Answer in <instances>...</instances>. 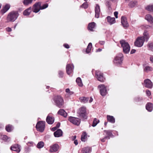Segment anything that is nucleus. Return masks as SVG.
<instances>
[{"label":"nucleus","instance_id":"obj_2","mask_svg":"<svg viewBox=\"0 0 153 153\" xmlns=\"http://www.w3.org/2000/svg\"><path fill=\"white\" fill-rule=\"evenodd\" d=\"M55 105L59 108H61L64 105V100L60 96H56L53 98Z\"/></svg>","mask_w":153,"mask_h":153},{"label":"nucleus","instance_id":"obj_6","mask_svg":"<svg viewBox=\"0 0 153 153\" xmlns=\"http://www.w3.org/2000/svg\"><path fill=\"white\" fill-rule=\"evenodd\" d=\"M45 121H41L38 122L36 126L37 130L41 132H43L45 128Z\"/></svg>","mask_w":153,"mask_h":153},{"label":"nucleus","instance_id":"obj_47","mask_svg":"<svg viewBox=\"0 0 153 153\" xmlns=\"http://www.w3.org/2000/svg\"><path fill=\"white\" fill-rule=\"evenodd\" d=\"M110 139V137H105L101 139V141L102 142H104L105 141V139Z\"/></svg>","mask_w":153,"mask_h":153},{"label":"nucleus","instance_id":"obj_25","mask_svg":"<svg viewBox=\"0 0 153 153\" xmlns=\"http://www.w3.org/2000/svg\"><path fill=\"white\" fill-rule=\"evenodd\" d=\"M91 151V148L88 147H86L83 148L82 151V153H90Z\"/></svg>","mask_w":153,"mask_h":153},{"label":"nucleus","instance_id":"obj_45","mask_svg":"<svg viewBox=\"0 0 153 153\" xmlns=\"http://www.w3.org/2000/svg\"><path fill=\"white\" fill-rule=\"evenodd\" d=\"M81 7L84 8L85 9L87 8L88 7V4L86 2L84 3L81 6Z\"/></svg>","mask_w":153,"mask_h":153},{"label":"nucleus","instance_id":"obj_62","mask_svg":"<svg viewBox=\"0 0 153 153\" xmlns=\"http://www.w3.org/2000/svg\"><path fill=\"white\" fill-rule=\"evenodd\" d=\"M93 101V99L92 97H91L90 98V99L89 100V102L91 103V102Z\"/></svg>","mask_w":153,"mask_h":153},{"label":"nucleus","instance_id":"obj_38","mask_svg":"<svg viewBox=\"0 0 153 153\" xmlns=\"http://www.w3.org/2000/svg\"><path fill=\"white\" fill-rule=\"evenodd\" d=\"M87 134L86 132H83L81 137V140L83 142H85L86 140V138Z\"/></svg>","mask_w":153,"mask_h":153},{"label":"nucleus","instance_id":"obj_26","mask_svg":"<svg viewBox=\"0 0 153 153\" xmlns=\"http://www.w3.org/2000/svg\"><path fill=\"white\" fill-rule=\"evenodd\" d=\"M96 24L94 22H92L89 24L88 26V30L91 31H93V29L94 28Z\"/></svg>","mask_w":153,"mask_h":153},{"label":"nucleus","instance_id":"obj_21","mask_svg":"<svg viewBox=\"0 0 153 153\" xmlns=\"http://www.w3.org/2000/svg\"><path fill=\"white\" fill-rule=\"evenodd\" d=\"M107 21L110 25H112L115 23V19L114 17H111L110 16H108L107 17Z\"/></svg>","mask_w":153,"mask_h":153},{"label":"nucleus","instance_id":"obj_35","mask_svg":"<svg viewBox=\"0 0 153 153\" xmlns=\"http://www.w3.org/2000/svg\"><path fill=\"white\" fill-rule=\"evenodd\" d=\"M153 70V68L151 67L147 66L145 67L144 69V71L148 72L150 71H152Z\"/></svg>","mask_w":153,"mask_h":153},{"label":"nucleus","instance_id":"obj_16","mask_svg":"<svg viewBox=\"0 0 153 153\" xmlns=\"http://www.w3.org/2000/svg\"><path fill=\"white\" fill-rule=\"evenodd\" d=\"M145 19L153 27V17L152 15L149 14L146 15V16Z\"/></svg>","mask_w":153,"mask_h":153},{"label":"nucleus","instance_id":"obj_43","mask_svg":"<svg viewBox=\"0 0 153 153\" xmlns=\"http://www.w3.org/2000/svg\"><path fill=\"white\" fill-rule=\"evenodd\" d=\"M65 91L68 95H71L74 94V92L70 91L69 89L68 88L66 89Z\"/></svg>","mask_w":153,"mask_h":153},{"label":"nucleus","instance_id":"obj_50","mask_svg":"<svg viewBox=\"0 0 153 153\" xmlns=\"http://www.w3.org/2000/svg\"><path fill=\"white\" fill-rule=\"evenodd\" d=\"M106 5L109 8H111V4L109 1H107L106 2Z\"/></svg>","mask_w":153,"mask_h":153},{"label":"nucleus","instance_id":"obj_5","mask_svg":"<svg viewBox=\"0 0 153 153\" xmlns=\"http://www.w3.org/2000/svg\"><path fill=\"white\" fill-rule=\"evenodd\" d=\"M123 55L121 53H119L114 60V63L117 65L121 64L123 60Z\"/></svg>","mask_w":153,"mask_h":153},{"label":"nucleus","instance_id":"obj_22","mask_svg":"<svg viewBox=\"0 0 153 153\" xmlns=\"http://www.w3.org/2000/svg\"><path fill=\"white\" fill-rule=\"evenodd\" d=\"M146 110L149 111L151 112L153 110V105L152 104L150 103H148L146 106Z\"/></svg>","mask_w":153,"mask_h":153},{"label":"nucleus","instance_id":"obj_42","mask_svg":"<svg viewBox=\"0 0 153 153\" xmlns=\"http://www.w3.org/2000/svg\"><path fill=\"white\" fill-rule=\"evenodd\" d=\"M5 129L8 132H10L12 130V126L10 125H8L6 126Z\"/></svg>","mask_w":153,"mask_h":153},{"label":"nucleus","instance_id":"obj_60","mask_svg":"<svg viewBox=\"0 0 153 153\" xmlns=\"http://www.w3.org/2000/svg\"><path fill=\"white\" fill-rule=\"evenodd\" d=\"M57 128V127L56 126H55V127L52 128L51 130L52 131H55Z\"/></svg>","mask_w":153,"mask_h":153},{"label":"nucleus","instance_id":"obj_55","mask_svg":"<svg viewBox=\"0 0 153 153\" xmlns=\"http://www.w3.org/2000/svg\"><path fill=\"white\" fill-rule=\"evenodd\" d=\"M71 138L73 140H74L76 138V136L75 135L73 136H72L71 137Z\"/></svg>","mask_w":153,"mask_h":153},{"label":"nucleus","instance_id":"obj_8","mask_svg":"<svg viewBox=\"0 0 153 153\" xmlns=\"http://www.w3.org/2000/svg\"><path fill=\"white\" fill-rule=\"evenodd\" d=\"M98 88L99 89L100 94L102 96H105L106 94L107 91L105 85L103 84L100 85H98Z\"/></svg>","mask_w":153,"mask_h":153},{"label":"nucleus","instance_id":"obj_61","mask_svg":"<svg viewBox=\"0 0 153 153\" xmlns=\"http://www.w3.org/2000/svg\"><path fill=\"white\" fill-rule=\"evenodd\" d=\"M145 27L146 29H148L149 28V27H151V26H149L148 25H146Z\"/></svg>","mask_w":153,"mask_h":153},{"label":"nucleus","instance_id":"obj_44","mask_svg":"<svg viewBox=\"0 0 153 153\" xmlns=\"http://www.w3.org/2000/svg\"><path fill=\"white\" fill-rule=\"evenodd\" d=\"M48 3H46L42 5V6H41L40 7V9L41 10H43L46 8L48 7Z\"/></svg>","mask_w":153,"mask_h":153},{"label":"nucleus","instance_id":"obj_58","mask_svg":"<svg viewBox=\"0 0 153 153\" xmlns=\"http://www.w3.org/2000/svg\"><path fill=\"white\" fill-rule=\"evenodd\" d=\"M60 123H58L57 124H56V126L57 128H59L60 126Z\"/></svg>","mask_w":153,"mask_h":153},{"label":"nucleus","instance_id":"obj_39","mask_svg":"<svg viewBox=\"0 0 153 153\" xmlns=\"http://www.w3.org/2000/svg\"><path fill=\"white\" fill-rule=\"evenodd\" d=\"M99 122V120L97 119L96 118H94L92 126L94 127Z\"/></svg>","mask_w":153,"mask_h":153},{"label":"nucleus","instance_id":"obj_15","mask_svg":"<svg viewBox=\"0 0 153 153\" xmlns=\"http://www.w3.org/2000/svg\"><path fill=\"white\" fill-rule=\"evenodd\" d=\"M121 23L124 28H127L128 27V25L127 22V19L126 17L122 16L121 18Z\"/></svg>","mask_w":153,"mask_h":153},{"label":"nucleus","instance_id":"obj_4","mask_svg":"<svg viewBox=\"0 0 153 153\" xmlns=\"http://www.w3.org/2000/svg\"><path fill=\"white\" fill-rule=\"evenodd\" d=\"M77 113L80 117L87 119L86 108L85 107L83 106L79 108L78 111Z\"/></svg>","mask_w":153,"mask_h":153},{"label":"nucleus","instance_id":"obj_34","mask_svg":"<svg viewBox=\"0 0 153 153\" xmlns=\"http://www.w3.org/2000/svg\"><path fill=\"white\" fill-rule=\"evenodd\" d=\"M92 47V44L91 43H89L87 46L86 50V52L87 53H88L90 52L91 50Z\"/></svg>","mask_w":153,"mask_h":153},{"label":"nucleus","instance_id":"obj_12","mask_svg":"<svg viewBox=\"0 0 153 153\" xmlns=\"http://www.w3.org/2000/svg\"><path fill=\"white\" fill-rule=\"evenodd\" d=\"M41 3L40 2L36 3L33 5L34 8L33 11L37 13L41 10L40 9Z\"/></svg>","mask_w":153,"mask_h":153},{"label":"nucleus","instance_id":"obj_53","mask_svg":"<svg viewBox=\"0 0 153 153\" xmlns=\"http://www.w3.org/2000/svg\"><path fill=\"white\" fill-rule=\"evenodd\" d=\"M64 46L66 48H69V46L68 44H65L64 45Z\"/></svg>","mask_w":153,"mask_h":153},{"label":"nucleus","instance_id":"obj_54","mask_svg":"<svg viewBox=\"0 0 153 153\" xmlns=\"http://www.w3.org/2000/svg\"><path fill=\"white\" fill-rule=\"evenodd\" d=\"M136 50L135 49H132L131 51V54H133L135 53L136 52Z\"/></svg>","mask_w":153,"mask_h":153},{"label":"nucleus","instance_id":"obj_40","mask_svg":"<svg viewBox=\"0 0 153 153\" xmlns=\"http://www.w3.org/2000/svg\"><path fill=\"white\" fill-rule=\"evenodd\" d=\"M44 143L42 141L39 142L37 145V147L39 149L41 148L44 146Z\"/></svg>","mask_w":153,"mask_h":153},{"label":"nucleus","instance_id":"obj_57","mask_svg":"<svg viewBox=\"0 0 153 153\" xmlns=\"http://www.w3.org/2000/svg\"><path fill=\"white\" fill-rule=\"evenodd\" d=\"M74 143L75 145H77L78 144V142L77 140H74Z\"/></svg>","mask_w":153,"mask_h":153},{"label":"nucleus","instance_id":"obj_52","mask_svg":"<svg viewBox=\"0 0 153 153\" xmlns=\"http://www.w3.org/2000/svg\"><path fill=\"white\" fill-rule=\"evenodd\" d=\"M150 61L152 63H153V56H151L150 57Z\"/></svg>","mask_w":153,"mask_h":153},{"label":"nucleus","instance_id":"obj_7","mask_svg":"<svg viewBox=\"0 0 153 153\" xmlns=\"http://www.w3.org/2000/svg\"><path fill=\"white\" fill-rule=\"evenodd\" d=\"M144 38L142 37H139L137 38L136 41L134 42L135 46L138 47H142L144 43Z\"/></svg>","mask_w":153,"mask_h":153},{"label":"nucleus","instance_id":"obj_23","mask_svg":"<svg viewBox=\"0 0 153 153\" xmlns=\"http://www.w3.org/2000/svg\"><path fill=\"white\" fill-rule=\"evenodd\" d=\"M58 114L65 117L67 116V114L65 111L62 109L59 110L58 112Z\"/></svg>","mask_w":153,"mask_h":153},{"label":"nucleus","instance_id":"obj_3","mask_svg":"<svg viewBox=\"0 0 153 153\" xmlns=\"http://www.w3.org/2000/svg\"><path fill=\"white\" fill-rule=\"evenodd\" d=\"M120 43L123 48V52L125 53H128L130 50V47L128 43L124 40L120 41Z\"/></svg>","mask_w":153,"mask_h":153},{"label":"nucleus","instance_id":"obj_41","mask_svg":"<svg viewBox=\"0 0 153 153\" xmlns=\"http://www.w3.org/2000/svg\"><path fill=\"white\" fill-rule=\"evenodd\" d=\"M33 0H24L23 1L24 4L25 5H27L29 4L32 3Z\"/></svg>","mask_w":153,"mask_h":153},{"label":"nucleus","instance_id":"obj_28","mask_svg":"<svg viewBox=\"0 0 153 153\" xmlns=\"http://www.w3.org/2000/svg\"><path fill=\"white\" fill-rule=\"evenodd\" d=\"M107 120L112 123H114L115 122V119L112 116L107 115Z\"/></svg>","mask_w":153,"mask_h":153},{"label":"nucleus","instance_id":"obj_36","mask_svg":"<svg viewBox=\"0 0 153 153\" xmlns=\"http://www.w3.org/2000/svg\"><path fill=\"white\" fill-rule=\"evenodd\" d=\"M104 132L106 134V135H107V136H106V137H112L113 136V135L112 134V133L110 130H105L104 131Z\"/></svg>","mask_w":153,"mask_h":153},{"label":"nucleus","instance_id":"obj_10","mask_svg":"<svg viewBox=\"0 0 153 153\" xmlns=\"http://www.w3.org/2000/svg\"><path fill=\"white\" fill-rule=\"evenodd\" d=\"M96 77L98 80L101 82H104L105 80V78L103 76V74L100 71H97L95 72Z\"/></svg>","mask_w":153,"mask_h":153},{"label":"nucleus","instance_id":"obj_24","mask_svg":"<svg viewBox=\"0 0 153 153\" xmlns=\"http://www.w3.org/2000/svg\"><path fill=\"white\" fill-rule=\"evenodd\" d=\"M143 35V36L141 37H143L144 38L143 39L144 40V41L145 40L147 42L149 38V36L148 33L147 32V31L146 30L145 31Z\"/></svg>","mask_w":153,"mask_h":153},{"label":"nucleus","instance_id":"obj_9","mask_svg":"<svg viewBox=\"0 0 153 153\" xmlns=\"http://www.w3.org/2000/svg\"><path fill=\"white\" fill-rule=\"evenodd\" d=\"M68 120L74 125L78 126L80 123V120L72 117H69Z\"/></svg>","mask_w":153,"mask_h":153},{"label":"nucleus","instance_id":"obj_37","mask_svg":"<svg viewBox=\"0 0 153 153\" xmlns=\"http://www.w3.org/2000/svg\"><path fill=\"white\" fill-rule=\"evenodd\" d=\"M76 82L80 86H82V82L81 79L80 77H78L76 80Z\"/></svg>","mask_w":153,"mask_h":153},{"label":"nucleus","instance_id":"obj_48","mask_svg":"<svg viewBox=\"0 0 153 153\" xmlns=\"http://www.w3.org/2000/svg\"><path fill=\"white\" fill-rule=\"evenodd\" d=\"M146 95L148 96H149L151 95V93L150 91L148 90H147L146 91Z\"/></svg>","mask_w":153,"mask_h":153},{"label":"nucleus","instance_id":"obj_27","mask_svg":"<svg viewBox=\"0 0 153 153\" xmlns=\"http://www.w3.org/2000/svg\"><path fill=\"white\" fill-rule=\"evenodd\" d=\"M10 5L9 4H6L5 6L1 10V11L3 14L5 13L10 8Z\"/></svg>","mask_w":153,"mask_h":153},{"label":"nucleus","instance_id":"obj_56","mask_svg":"<svg viewBox=\"0 0 153 153\" xmlns=\"http://www.w3.org/2000/svg\"><path fill=\"white\" fill-rule=\"evenodd\" d=\"M6 30L8 32H10V31H11V30H12V29H11V28H10V27L7 28Z\"/></svg>","mask_w":153,"mask_h":153},{"label":"nucleus","instance_id":"obj_59","mask_svg":"<svg viewBox=\"0 0 153 153\" xmlns=\"http://www.w3.org/2000/svg\"><path fill=\"white\" fill-rule=\"evenodd\" d=\"M99 43L100 45H103L105 44V42L104 41H100Z\"/></svg>","mask_w":153,"mask_h":153},{"label":"nucleus","instance_id":"obj_13","mask_svg":"<svg viewBox=\"0 0 153 153\" xmlns=\"http://www.w3.org/2000/svg\"><path fill=\"white\" fill-rule=\"evenodd\" d=\"M59 148V146L57 144H54L50 147V152H51L57 151Z\"/></svg>","mask_w":153,"mask_h":153},{"label":"nucleus","instance_id":"obj_31","mask_svg":"<svg viewBox=\"0 0 153 153\" xmlns=\"http://www.w3.org/2000/svg\"><path fill=\"white\" fill-rule=\"evenodd\" d=\"M147 47L149 51H150L153 52V42H148L147 45Z\"/></svg>","mask_w":153,"mask_h":153},{"label":"nucleus","instance_id":"obj_49","mask_svg":"<svg viewBox=\"0 0 153 153\" xmlns=\"http://www.w3.org/2000/svg\"><path fill=\"white\" fill-rule=\"evenodd\" d=\"M59 77H62L63 74V73L62 71H59Z\"/></svg>","mask_w":153,"mask_h":153},{"label":"nucleus","instance_id":"obj_64","mask_svg":"<svg viewBox=\"0 0 153 153\" xmlns=\"http://www.w3.org/2000/svg\"><path fill=\"white\" fill-rule=\"evenodd\" d=\"M107 122H105L104 123V125L105 126H106L107 124Z\"/></svg>","mask_w":153,"mask_h":153},{"label":"nucleus","instance_id":"obj_17","mask_svg":"<svg viewBox=\"0 0 153 153\" xmlns=\"http://www.w3.org/2000/svg\"><path fill=\"white\" fill-rule=\"evenodd\" d=\"M95 17L96 18H98L99 17L100 13V7L98 4H96L95 7Z\"/></svg>","mask_w":153,"mask_h":153},{"label":"nucleus","instance_id":"obj_30","mask_svg":"<svg viewBox=\"0 0 153 153\" xmlns=\"http://www.w3.org/2000/svg\"><path fill=\"white\" fill-rule=\"evenodd\" d=\"M137 4V1H131L128 4L130 7L132 8L134 7Z\"/></svg>","mask_w":153,"mask_h":153},{"label":"nucleus","instance_id":"obj_46","mask_svg":"<svg viewBox=\"0 0 153 153\" xmlns=\"http://www.w3.org/2000/svg\"><path fill=\"white\" fill-rule=\"evenodd\" d=\"M1 138L3 140H7L9 138L6 135H3L1 136Z\"/></svg>","mask_w":153,"mask_h":153},{"label":"nucleus","instance_id":"obj_51","mask_svg":"<svg viewBox=\"0 0 153 153\" xmlns=\"http://www.w3.org/2000/svg\"><path fill=\"white\" fill-rule=\"evenodd\" d=\"M118 12L117 11H115L114 13V15L116 18H118Z\"/></svg>","mask_w":153,"mask_h":153},{"label":"nucleus","instance_id":"obj_19","mask_svg":"<svg viewBox=\"0 0 153 153\" xmlns=\"http://www.w3.org/2000/svg\"><path fill=\"white\" fill-rule=\"evenodd\" d=\"M54 118L53 117L50 116L49 115L47 116L46 119V121L48 124H52L54 123Z\"/></svg>","mask_w":153,"mask_h":153},{"label":"nucleus","instance_id":"obj_11","mask_svg":"<svg viewBox=\"0 0 153 153\" xmlns=\"http://www.w3.org/2000/svg\"><path fill=\"white\" fill-rule=\"evenodd\" d=\"M74 69V66L73 64H67L66 67V71L67 74L68 75L71 74L73 72Z\"/></svg>","mask_w":153,"mask_h":153},{"label":"nucleus","instance_id":"obj_20","mask_svg":"<svg viewBox=\"0 0 153 153\" xmlns=\"http://www.w3.org/2000/svg\"><path fill=\"white\" fill-rule=\"evenodd\" d=\"M62 133L61 129H59L54 133V135L55 137H59L62 136Z\"/></svg>","mask_w":153,"mask_h":153},{"label":"nucleus","instance_id":"obj_1","mask_svg":"<svg viewBox=\"0 0 153 153\" xmlns=\"http://www.w3.org/2000/svg\"><path fill=\"white\" fill-rule=\"evenodd\" d=\"M19 14L17 11H12L8 14L7 17V22H14L17 19Z\"/></svg>","mask_w":153,"mask_h":153},{"label":"nucleus","instance_id":"obj_18","mask_svg":"<svg viewBox=\"0 0 153 153\" xmlns=\"http://www.w3.org/2000/svg\"><path fill=\"white\" fill-rule=\"evenodd\" d=\"M10 149L12 150L16 151L18 153L20 151V146L18 144H15L12 146Z\"/></svg>","mask_w":153,"mask_h":153},{"label":"nucleus","instance_id":"obj_33","mask_svg":"<svg viewBox=\"0 0 153 153\" xmlns=\"http://www.w3.org/2000/svg\"><path fill=\"white\" fill-rule=\"evenodd\" d=\"M146 9L149 11L153 12V4L148 5L146 7Z\"/></svg>","mask_w":153,"mask_h":153},{"label":"nucleus","instance_id":"obj_32","mask_svg":"<svg viewBox=\"0 0 153 153\" xmlns=\"http://www.w3.org/2000/svg\"><path fill=\"white\" fill-rule=\"evenodd\" d=\"M31 7H30L25 10L23 12V14L25 16L29 15L31 12Z\"/></svg>","mask_w":153,"mask_h":153},{"label":"nucleus","instance_id":"obj_14","mask_svg":"<svg viewBox=\"0 0 153 153\" xmlns=\"http://www.w3.org/2000/svg\"><path fill=\"white\" fill-rule=\"evenodd\" d=\"M145 86L148 88H152V82L149 79H147L144 80Z\"/></svg>","mask_w":153,"mask_h":153},{"label":"nucleus","instance_id":"obj_63","mask_svg":"<svg viewBox=\"0 0 153 153\" xmlns=\"http://www.w3.org/2000/svg\"><path fill=\"white\" fill-rule=\"evenodd\" d=\"M28 143H30V144H33V142H28Z\"/></svg>","mask_w":153,"mask_h":153},{"label":"nucleus","instance_id":"obj_29","mask_svg":"<svg viewBox=\"0 0 153 153\" xmlns=\"http://www.w3.org/2000/svg\"><path fill=\"white\" fill-rule=\"evenodd\" d=\"M79 99L81 102L84 103H87L88 101L89 98L82 97H80Z\"/></svg>","mask_w":153,"mask_h":153}]
</instances>
